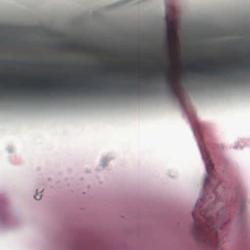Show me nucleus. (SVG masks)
<instances>
[{"label": "nucleus", "mask_w": 250, "mask_h": 250, "mask_svg": "<svg viewBox=\"0 0 250 250\" xmlns=\"http://www.w3.org/2000/svg\"><path fill=\"white\" fill-rule=\"evenodd\" d=\"M185 67L193 73L199 74H206L208 73H213L215 72L222 73L223 72H227L226 69L225 68H221L219 66H212L207 68V69H204L202 66L197 65L195 63L186 64Z\"/></svg>", "instance_id": "nucleus-3"}, {"label": "nucleus", "mask_w": 250, "mask_h": 250, "mask_svg": "<svg viewBox=\"0 0 250 250\" xmlns=\"http://www.w3.org/2000/svg\"><path fill=\"white\" fill-rule=\"evenodd\" d=\"M213 194L214 196H215V198H216V196H216V193H215V192H214V191H213Z\"/></svg>", "instance_id": "nucleus-16"}, {"label": "nucleus", "mask_w": 250, "mask_h": 250, "mask_svg": "<svg viewBox=\"0 0 250 250\" xmlns=\"http://www.w3.org/2000/svg\"><path fill=\"white\" fill-rule=\"evenodd\" d=\"M168 67L169 69L172 70L173 67L172 64L169 65H166L162 64L160 65V73L166 78L167 82L168 84L170 90L171 91L172 94L175 96H178V93L177 91V89L175 87V84L176 83V81L173 78V77L170 74L169 72L167 71H165L164 68Z\"/></svg>", "instance_id": "nucleus-5"}, {"label": "nucleus", "mask_w": 250, "mask_h": 250, "mask_svg": "<svg viewBox=\"0 0 250 250\" xmlns=\"http://www.w3.org/2000/svg\"><path fill=\"white\" fill-rule=\"evenodd\" d=\"M28 63L29 70L27 80L24 78H20L22 75V72L20 71L14 72L10 75L12 78L15 80V83L11 87L14 92L17 94H21L26 91L29 93L31 92V71L30 70L31 65H30L29 60Z\"/></svg>", "instance_id": "nucleus-2"}, {"label": "nucleus", "mask_w": 250, "mask_h": 250, "mask_svg": "<svg viewBox=\"0 0 250 250\" xmlns=\"http://www.w3.org/2000/svg\"><path fill=\"white\" fill-rule=\"evenodd\" d=\"M67 85L70 86L72 87H74L76 86V84L74 83H67Z\"/></svg>", "instance_id": "nucleus-10"}, {"label": "nucleus", "mask_w": 250, "mask_h": 250, "mask_svg": "<svg viewBox=\"0 0 250 250\" xmlns=\"http://www.w3.org/2000/svg\"><path fill=\"white\" fill-rule=\"evenodd\" d=\"M246 66L247 67H250V64L249 63H247L246 64Z\"/></svg>", "instance_id": "nucleus-15"}, {"label": "nucleus", "mask_w": 250, "mask_h": 250, "mask_svg": "<svg viewBox=\"0 0 250 250\" xmlns=\"http://www.w3.org/2000/svg\"><path fill=\"white\" fill-rule=\"evenodd\" d=\"M170 24L169 26L167 25V33L165 36V43L168 48V55L171 57L173 54V50H175L172 40L176 38V32L174 21H171Z\"/></svg>", "instance_id": "nucleus-4"}, {"label": "nucleus", "mask_w": 250, "mask_h": 250, "mask_svg": "<svg viewBox=\"0 0 250 250\" xmlns=\"http://www.w3.org/2000/svg\"><path fill=\"white\" fill-rule=\"evenodd\" d=\"M32 92H33V89H34V87H33V81L32 80Z\"/></svg>", "instance_id": "nucleus-17"}, {"label": "nucleus", "mask_w": 250, "mask_h": 250, "mask_svg": "<svg viewBox=\"0 0 250 250\" xmlns=\"http://www.w3.org/2000/svg\"><path fill=\"white\" fill-rule=\"evenodd\" d=\"M243 60L242 59L239 60V62H242Z\"/></svg>", "instance_id": "nucleus-19"}, {"label": "nucleus", "mask_w": 250, "mask_h": 250, "mask_svg": "<svg viewBox=\"0 0 250 250\" xmlns=\"http://www.w3.org/2000/svg\"><path fill=\"white\" fill-rule=\"evenodd\" d=\"M41 197L42 194H41L37 193L35 195H34V198L37 200L41 199Z\"/></svg>", "instance_id": "nucleus-9"}, {"label": "nucleus", "mask_w": 250, "mask_h": 250, "mask_svg": "<svg viewBox=\"0 0 250 250\" xmlns=\"http://www.w3.org/2000/svg\"><path fill=\"white\" fill-rule=\"evenodd\" d=\"M206 167L207 172L209 174H211L212 170L213 168V166L210 160H207L206 162Z\"/></svg>", "instance_id": "nucleus-7"}, {"label": "nucleus", "mask_w": 250, "mask_h": 250, "mask_svg": "<svg viewBox=\"0 0 250 250\" xmlns=\"http://www.w3.org/2000/svg\"><path fill=\"white\" fill-rule=\"evenodd\" d=\"M202 199L198 200L192 215L194 221L193 233L196 238L207 247H211L213 250H222L220 236L218 229L225 225L224 219H218L216 223L207 210H201Z\"/></svg>", "instance_id": "nucleus-1"}, {"label": "nucleus", "mask_w": 250, "mask_h": 250, "mask_svg": "<svg viewBox=\"0 0 250 250\" xmlns=\"http://www.w3.org/2000/svg\"><path fill=\"white\" fill-rule=\"evenodd\" d=\"M206 60H207L206 59L202 60V61H206Z\"/></svg>", "instance_id": "nucleus-20"}, {"label": "nucleus", "mask_w": 250, "mask_h": 250, "mask_svg": "<svg viewBox=\"0 0 250 250\" xmlns=\"http://www.w3.org/2000/svg\"><path fill=\"white\" fill-rule=\"evenodd\" d=\"M107 83H102V86H107Z\"/></svg>", "instance_id": "nucleus-14"}, {"label": "nucleus", "mask_w": 250, "mask_h": 250, "mask_svg": "<svg viewBox=\"0 0 250 250\" xmlns=\"http://www.w3.org/2000/svg\"><path fill=\"white\" fill-rule=\"evenodd\" d=\"M105 69L106 70H113L115 72L119 73L121 70L123 69V67H121L120 66H118L117 67H113L112 66H110L109 67H106Z\"/></svg>", "instance_id": "nucleus-8"}, {"label": "nucleus", "mask_w": 250, "mask_h": 250, "mask_svg": "<svg viewBox=\"0 0 250 250\" xmlns=\"http://www.w3.org/2000/svg\"><path fill=\"white\" fill-rule=\"evenodd\" d=\"M61 86V83L60 82L54 80L48 81L46 79L40 82L38 84L39 90L43 92H48L53 88Z\"/></svg>", "instance_id": "nucleus-6"}, {"label": "nucleus", "mask_w": 250, "mask_h": 250, "mask_svg": "<svg viewBox=\"0 0 250 250\" xmlns=\"http://www.w3.org/2000/svg\"><path fill=\"white\" fill-rule=\"evenodd\" d=\"M48 76L52 78V76L51 75H48Z\"/></svg>", "instance_id": "nucleus-21"}, {"label": "nucleus", "mask_w": 250, "mask_h": 250, "mask_svg": "<svg viewBox=\"0 0 250 250\" xmlns=\"http://www.w3.org/2000/svg\"><path fill=\"white\" fill-rule=\"evenodd\" d=\"M209 181V180L208 179V178H207L205 180V186H207L208 184Z\"/></svg>", "instance_id": "nucleus-11"}, {"label": "nucleus", "mask_w": 250, "mask_h": 250, "mask_svg": "<svg viewBox=\"0 0 250 250\" xmlns=\"http://www.w3.org/2000/svg\"><path fill=\"white\" fill-rule=\"evenodd\" d=\"M62 47H66V48H69V49L70 48H72V46L70 45H64V44H62Z\"/></svg>", "instance_id": "nucleus-12"}, {"label": "nucleus", "mask_w": 250, "mask_h": 250, "mask_svg": "<svg viewBox=\"0 0 250 250\" xmlns=\"http://www.w3.org/2000/svg\"><path fill=\"white\" fill-rule=\"evenodd\" d=\"M145 76V74H138V75H137V77H141V78H143Z\"/></svg>", "instance_id": "nucleus-13"}, {"label": "nucleus", "mask_w": 250, "mask_h": 250, "mask_svg": "<svg viewBox=\"0 0 250 250\" xmlns=\"http://www.w3.org/2000/svg\"><path fill=\"white\" fill-rule=\"evenodd\" d=\"M74 48L75 49H78V46H74Z\"/></svg>", "instance_id": "nucleus-18"}]
</instances>
